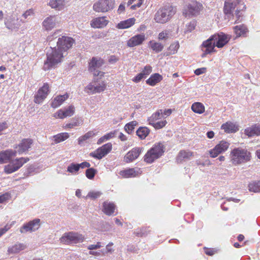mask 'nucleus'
<instances>
[{
  "label": "nucleus",
  "instance_id": "nucleus-1",
  "mask_svg": "<svg viewBox=\"0 0 260 260\" xmlns=\"http://www.w3.org/2000/svg\"><path fill=\"white\" fill-rule=\"evenodd\" d=\"M236 8L235 15L237 19L235 22L240 21V17L243 15L242 11L246 9V6L244 4L243 0H226L225 1L223 12L228 18L234 17L233 11Z\"/></svg>",
  "mask_w": 260,
  "mask_h": 260
},
{
  "label": "nucleus",
  "instance_id": "nucleus-2",
  "mask_svg": "<svg viewBox=\"0 0 260 260\" xmlns=\"http://www.w3.org/2000/svg\"><path fill=\"white\" fill-rule=\"evenodd\" d=\"M46 55L47 59L43 66V69L45 71L56 68L57 65L62 61L63 57V53L55 47H50Z\"/></svg>",
  "mask_w": 260,
  "mask_h": 260
},
{
  "label": "nucleus",
  "instance_id": "nucleus-3",
  "mask_svg": "<svg viewBox=\"0 0 260 260\" xmlns=\"http://www.w3.org/2000/svg\"><path fill=\"white\" fill-rule=\"evenodd\" d=\"M232 163L234 165L244 164L250 160L251 153L245 149L236 148L230 153Z\"/></svg>",
  "mask_w": 260,
  "mask_h": 260
},
{
  "label": "nucleus",
  "instance_id": "nucleus-4",
  "mask_svg": "<svg viewBox=\"0 0 260 260\" xmlns=\"http://www.w3.org/2000/svg\"><path fill=\"white\" fill-rule=\"evenodd\" d=\"M176 9L172 6H165L159 9L154 15L157 23H165L176 13Z\"/></svg>",
  "mask_w": 260,
  "mask_h": 260
},
{
  "label": "nucleus",
  "instance_id": "nucleus-5",
  "mask_svg": "<svg viewBox=\"0 0 260 260\" xmlns=\"http://www.w3.org/2000/svg\"><path fill=\"white\" fill-rule=\"evenodd\" d=\"M185 6L183 10V15L185 17H191L199 14L202 5L194 0H184Z\"/></svg>",
  "mask_w": 260,
  "mask_h": 260
},
{
  "label": "nucleus",
  "instance_id": "nucleus-6",
  "mask_svg": "<svg viewBox=\"0 0 260 260\" xmlns=\"http://www.w3.org/2000/svg\"><path fill=\"white\" fill-rule=\"evenodd\" d=\"M164 148L163 145L160 143L154 145L145 155L144 161L149 164L152 163L162 155L164 152Z\"/></svg>",
  "mask_w": 260,
  "mask_h": 260
},
{
  "label": "nucleus",
  "instance_id": "nucleus-7",
  "mask_svg": "<svg viewBox=\"0 0 260 260\" xmlns=\"http://www.w3.org/2000/svg\"><path fill=\"white\" fill-rule=\"evenodd\" d=\"M29 160L27 157H20L15 159H10L9 164L4 167V171L7 174H11L19 170L24 164Z\"/></svg>",
  "mask_w": 260,
  "mask_h": 260
},
{
  "label": "nucleus",
  "instance_id": "nucleus-8",
  "mask_svg": "<svg viewBox=\"0 0 260 260\" xmlns=\"http://www.w3.org/2000/svg\"><path fill=\"white\" fill-rule=\"evenodd\" d=\"M84 239V236L82 234L71 232L64 233L60 238V241L66 244H77L82 242Z\"/></svg>",
  "mask_w": 260,
  "mask_h": 260
},
{
  "label": "nucleus",
  "instance_id": "nucleus-9",
  "mask_svg": "<svg viewBox=\"0 0 260 260\" xmlns=\"http://www.w3.org/2000/svg\"><path fill=\"white\" fill-rule=\"evenodd\" d=\"M114 5V0H99L93 4L92 9L96 12L105 13L112 10Z\"/></svg>",
  "mask_w": 260,
  "mask_h": 260
},
{
  "label": "nucleus",
  "instance_id": "nucleus-10",
  "mask_svg": "<svg viewBox=\"0 0 260 260\" xmlns=\"http://www.w3.org/2000/svg\"><path fill=\"white\" fill-rule=\"evenodd\" d=\"M112 148V144L108 143L99 147L94 151L91 152L90 156L95 158L101 159L108 154L111 151Z\"/></svg>",
  "mask_w": 260,
  "mask_h": 260
},
{
  "label": "nucleus",
  "instance_id": "nucleus-11",
  "mask_svg": "<svg viewBox=\"0 0 260 260\" xmlns=\"http://www.w3.org/2000/svg\"><path fill=\"white\" fill-rule=\"evenodd\" d=\"M106 87V83L104 81L98 82L94 79V81L86 87L85 90L88 93L94 94L105 90Z\"/></svg>",
  "mask_w": 260,
  "mask_h": 260
},
{
  "label": "nucleus",
  "instance_id": "nucleus-12",
  "mask_svg": "<svg viewBox=\"0 0 260 260\" xmlns=\"http://www.w3.org/2000/svg\"><path fill=\"white\" fill-rule=\"evenodd\" d=\"M103 60L98 59L96 57H92L89 62V71L93 74L94 76L101 78L104 73L99 71V69L102 66Z\"/></svg>",
  "mask_w": 260,
  "mask_h": 260
},
{
  "label": "nucleus",
  "instance_id": "nucleus-13",
  "mask_svg": "<svg viewBox=\"0 0 260 260\" xmlns=\"http://www.w3.org/2000/svg\"><path fill=\"white\" fill-rule=\"evenodd\" d=\"M230 143L225 141L222 140L217 144L213 149L209 151V155L211 157L215 158L219 154L226 151L229 148Z\"/></svg>",
  "mask_w": 260,
  "mask_h": 260
},
{
  "label": "nucleus",
  "instance_id": "nucleus-14",
  "mask_svg": "<svg viewBox=\"0 0 260 260\" xmlns=\"http://www.w3.org/2000/svg\"><path fill=\"white\" fill-rule=\"evenodd\" d=\"M40 226V219L35 218L24 223L20 229V232L24 234L27 232L31 233L38 230Z\"/></svg>",
  "mask_w": 260,
  "mask_h": 260
},
{
  "label": "nucleus",
  "instance_id": "nucleus-15",
  "mask_svg": "<svg viewBox=\"0 0 260 260\" xmlns=\"http://www.w3.org/2000/svg\"><path fill=\"white\" fill-rule=\"evenodd\" d=\"M74 42V40L72 38L62 36L58 40L57 42V49L63 53V52L67 51L71 48Z\"/></svg>",
  "mask_w": 260,
  "mask_h": 260
},
{
  "label": "nucleus",
  "instance_id": "nucleus-16",
  "mask_svg": "<svg viewBox=\"0 0 260 260\" xmlns=\"http://www.w3.org/2000/svg\"><path fill=\"white\" fill-rule=\"evenodd\" d=\"M50 92L49 84L47 83L44 84L35 95L34 102L37 104L41 103L47 96Z\"/></svg>",
  "mask_w": 260,
  "mask_h": 260
},
{
  "label": "nucleus",
  "instance_id": "nucleus-17",
  "mask_svg": "<svg viewBox=\"0 0 260 260\" xmlns=\"http://www.w3.org/2000/svg\"><path fill=\"white\" fill-rule=\"evenodd\" d=\"M216 44V46L219 48L223 47L230 40V37L224 34L219 32L212 35Z\"/></svg>",
  "mask_w": 260,
  "mask_h": 260
},
{
  "label": "nucleus",
  "instance_id": "nucleus-18",
  "mask_svg": "<svg viewBox=\"0 0 260 260\" xmlns=\"http://www.w3.org/2000/svg\"><path fill=\"white\" fill-rule=\"evenodd\" d=\"M5 25L11 31H17L20 26L18 19L12 16L5 19Z\"/></svg>",
  "mask_w": 260,
  "mask_h": 260
},
{
  "label": "nucleus",
  "instance_id": "nucleus-19",
  "mask_svg": "<svg viewBox=\"0 0 260 260\" xmlns=\"http://www.w3.org/2000/svg\"><path fill=\"white\" fill-rule=\"evenodd\" d=\"M142 150V148L135 147L128 151L124 157L125 162L128 163L133 161L137 159L141 154Z\"/></svg>",
  "mask_w": 260,
  "mask_h": 260
},
{
  "label": "nucleus",
  "instance_id": "nucleus-20",
  "mask_svg": "<svg viewBox=\"0 0 260 260\" xmlns=\"http://www.w3.org/2000/svg\"><path fill=\"white\" fill-rule=\"evenodd\" d=\"M145 40V36L144 34L136 35L131 38L127 42V46L133 47L141 45Z\"/></svg>",
  "mask_w": 260,
  "mask_h": 260
},
{
  "label": "nucleus",
  "instance_id": "nucleus-21",
  "mask_svg": "<svg viewBox=\"0 0 260 260\" xmlns=\"http://www.w3.org/2000/svg\"><path fill=\"white\" fill-rule=\"evenodd\" d=\"M32 140L30 139H24L21 141V142L16 146L15 148L17 149V153L19 154L26 152L30 148L32 144Z\"/></svg>",
  "mask_w": 260,
  "mask_h": 260
},
{
  "label": "nucleus",
  "instance_id": "nucleus-22",
  "mask_svg": "<svg viewBox=\"0 0 260 260\" xmlns=\"http://www.w3.org/2000/svg\"><path fill=\"white\" fill-rule=\"evenodd\" d=\"M17 151L12 149H8L0 152V164L6 163L16 156Z\"/></svg>",
  "mask_w": 260,
  "mask_h": 260
},
{
  "label": "nucleus",
  "instance_id": "nucleus-23",
  "mask_svg": "<svg viewBox=\"0 0 260 260\" xmlns=\"http://www.w3.org/2000/svg\"><path fill=\"white\" fill-rule=\"evenodd\" d=\"M75 112V108L71 105L64 109H60L54 114L55 117H58L60 119H63L68 116H72Z\"/></svg>",
  "mask_w": 260,
  "mask_h": 260
},
{
  "label": "nucleus",
  "instance_id": "nucleus-24",
  "mask_svg": "<svg viewBox=\"0 0 260 260\" xmlns=\"http://www.w3.org/2000/svg\"><path fill=\"white\" fill-rule=\"evenodd\" d=\"M193 156V153L190 150H181L179 151L176 160L178 163H181L183 161L189 160Z\"/></svg>",
  "mask_w": 260,
  "mask_h": 260
},
{
  "label": "nucleus",
  "instance_id": "nucleus-25",
  "mask_svg": "<svg viewBox=\"0 0 260 260\" xmlns=\"http://www.w3.org/2000/svg\"><path fill=\"white\" fill-rule=\"evenodd\" d=\"M141 174V171L139 168H131L120 172V174L125 178L135 177Z\"/></svg>",
  "mask_w": 260,
  "mask_h": 260
},
{
  "label": "nucleus",
  "instance_id": "nucleus-26",
  "mask_svg": "<svg viewBox=\"0 0 260 260\" xmlns=\"http://www.w3.org/2000/svg\"><path fill=\"white\" fill-rule=\"evenodd\" d=\"M108 23V21L106 19L105 17H100L93 19L90 23L92 27L93 28H103L106 26Z\"/></svg>",
  "mask_w": 260,
  "mask_h": 260
},
{
  "label": "nucleus",
  "instance_id": "nucleus-27",
  "mask_svg": "<svg viewBox=\"0 0 260 260\" xmlns=\"http://www.w3.org/2000/svg\"><path fill=\"white\" fill-rule=\"evenodd\" d=\"M56 23L55 16H50L47 17L43 22V26L46 30H49L53 28Z\"/></svg>",
  "mask_w": 260,
  "mask_h": 260
},
{
  "label": "nucleus",
  "instance_id": "nucleus-28",
  "mask_svg": "<svg viewBox=\"0 0 260 260\" xmlns=\"http://www.w3.org/2000/svg\"><path fill=\"white\" fill-rule=\"evenodd\" d=\"M216 46L215 42L213 40L212 36L208 39L204 41L202 45V47L204 49H208L211 52H215L214 48Z\"/></svg>",
  "mask_w": 260,
  "mask_h": 260
},
{
  "label": "nucleus",
  "instance_id": "nucleus-29",
  "mask_svg": "<svg viewBox=\"0 0 260 260\" xmlns=\"http://www.w3.org/2000/svg\"><path fill=\"white\" fill-rule=\"evenodd\" d=\"M221 128L223 129L226 133H235L238 131V126L236 124L230 121L223 123L221 125Z\"/></svg>",
  "mask_w": 260,
  "mask_h": 260
},
{
  "label": "nucleus",
  "instance_id": "nucleus-30",
  "mask_svg": "<svg viewBox=\"0 0 260 260\" xmlns=\"http://www.w3.org/2000/svg\"><path fill=\"white\" fill-rule=\"evenodd\" d=\"M26 248V246L25 244L23 243H16L14 245L8 248V252L9 254H16L24 250Z\"/></svg>",
  "mask_w": 260,
  "mask_h": 260
},
{
  "label": "nucleus",
  "instance_id": "nucleus-31",
  "mask_svg": "<svg viewBox=\"0 0 260 260\" xmlns=\"http://www.w3.org/2000/svg\"><path fill=\"white\" fill-rule=\"evenodd\" d=\"M115 209V205L111 202L105 201L103 204V211L107 215H111L114 212Z\"/></svg>",
  "mask_w": 260,
  "mask_h": 260
},
{
  "label": "nucleus",
  "instance_id": "nucleus-32",
  "mask_svg": "<svg viewBox=\"0 0 260 260\" xmlns=\"http://www.w3.org/2000/svg\"><path fill=\"white\" fill-rule=\"evenodd\" d=\"M245 134L248 137H253L255 135L260 136V124L255 125L251 127L246 128Z\"/></svg>",
  "mask_w": 260,
  "mask_h": 260
},
{
  "label": "nucleus",
  "instance_id": "nucleus-33",
  "mask_svg": "<svg viewBox=\"0 0 260 260\" xmlns=\"http://www.w3.org/2000/svg\"><path fill=\"white\" fill-rule=\"evenodd\" d=\"M148 45L150 48L156 53L161 52L163 50L165 46L163 43L153 40L149 41Z\"/></svg>",
  "mask_w": 260,
  "mask_h": 260
},
{
  "label": "nucleus",
  "instance_id": "nucleus-34",
  "mask_svg": "<svg viewBox=\"0 0 260 260\" xmlns=\"http://www.w3.org/2000/svg\"><path fill=\"white\" fill-rule=\"evenodd\" d=\"M68 98L69 95L67 93L63 95H59L56 96L52 102L51 106L54 108H56L59 107Z\"/></svg>",
  "mask_w": 260,
  "mask_h": 260
},
{
  "label": "nucleus",
  "instance_id": "nucleus-35",
  "mask_svg": "<svg viewBox=\"0 0 260 260\" xmlns=\"http://www.w3.org/2000/svg\"><path fill=\"white\" fill-rule=\"evenodd\" d=\"M136 19L134 18H129L127 20L120 21L117 25L119 29H125L130 27L135 23Z\"/></svg>",
  "mask_w": 260,
  "mask_h": 260
},
{
  "label": "nucleus",
  "instance_id": "nucleus-36",
  "mask_svg": "<svg viewBox=\"0 0 260 260\" xmlns=\"http://www.w3.org/2000/svg\"><path fill=\"white\" fill-rule=\"evenodd\" d=\"M162 79V76L158 73L152 74L146 82L147 84L151 86H154L156 84L160 82Z\"/></svg>",
  "mask_w": 260,
  "mask_h": 260
},
{
  "label": "nucleus",
  "instance_id": "nucleus-37",
  "mask_svg": "<svg viewBox=\"0 0 260 260\" xmlns=\"http://www.w3.org/2000/svg\"><path fill=\"white\" fill-rule=\"evenodd\" d=\"M49 6L56 10H61L64 8L65 5L64 0H50Z\"/></svg>",
  "mask_w": 260,
  "mask_h": 260
},
{
  "label": "nucleus",
  "instance_id": "nucleus-38",
  "mask_svg": "<svg viewBox=\"0 0 260 260\" xmlns=\"http://www.w3.org/2000/svg\"><path fill=\"white\" fill-rule=\"evenodd\" d=\"M150 130L146 127H140L136 131V134L141 139H144L149 134Z\"/></svg>",
  "mask_w": 260,
  "mask_h": 260
},
{
  "label": "nucleus",
  "instance_id": "nucleus-39",
  "mask_svg": "<svg viewBox=\"0 0 260 260\" xmlns=\"http://www.w3.org/2000/svg\"><path fill=\"white\" fill-rule=\"evenodd\" d=\"M162 110L160 109L157 110L156 112L153 113L150 117L148 119L149 123L154 122L157 120L162 118Z\"/></svg>",
  "mask_w": 260,
  "mask_h": 260
},
{
  "label": "nucleus",
  "instance_id": "nucleus-40",
  "mask_svg": "<svg viewBox=\"0 0 260 260\" xmlns=\"http://www.w3.org/2000/svg\"><path fill=\"white\" fill-rule=\"evenodd\" d=\"M191 109L196 113L202 114L205 111V107L203 104L197 102L192 105Z\"/></svg>",
  "mask_w": 260,
  "mask_h": 260
},
{
  "label": "nucleus",
  "instance_id": "nucleus-41",
  "mask_svg": "<svg viewBox=\"0 0 260 260\" xmlns=\"http://www.w3.org/2000/svg\"><path fill=\"white\" fill-rule=\"evenodd\" d=\"M234 30L237 36H244L248 31L247 28L244 25H237L234 27Z\"/></svg>",
  "mask_w": 260,
  "mask_h": 260
},
{
  "label": "nucleus",
  "instance_id": "nucleus-42",
  "mask_svg": "<svg viewBox=\"0 0 260 260\" xmlns=\"http://www.w3.org/2000/svg\"><path fill=\"white\" fill-rule=\"evenodd\" d=\"M95 136V133L93 131H89L84 135L80 137L78 139V144L82 145L83 143L86 140L93 137Z\"/></svg>",
  "mask_w": 260,
  "mask_h": 260
},
{
  "label": "nucleus",
  "instance_id": "nucleus-43",
  "mask_svg": "<svg viewBox=\"0 0 260 260\" xmlns=\"http://www.w3.org/2000/svg\"><path fill=\"white\" fill-rule=\"evenodd\" d=\"M179 47V44L178 43L171 44V45L168 48V51L165 52L164 55L167 56L171 54H174L177 52Z\"/></svg>",
  "mask_w": 260,
  "mask_h": 260
},
{
  "label": "nucleus",
  "instance_id": "nucleus-44",
  "mask_svg": "<svg viewBox=\"0 0 260 260\" xmlns=\"http://www.w3.org/2000/svg\"><path fill=\"white\" fill-rule=\"evenodd\" d=\"M116 133V131H113L105 135L98 140L97 144L100 145L105 141L114 137Z\"/></svg>",
  "mask_w": 260,
  "mask_h": 260
},
{
  "label": "nucleus",
  "instance_id": "nucleus-45",
  "mask_svg": "<svg viewBox=\"0 0 260 260\" xmlns=\"http://www.w3.org/2000/svg\"><path fill=\"white\" fill-rule=\"evenodd\" d=\"M69 137V135L67 133H62L54 136V142L55 143H58L62 142Z\"/></svg>",
  "mask_w": 260,
  "mask_h": 260
},
{
  "label": "nucleus",
  "instance_id": "nucleus-46",
  "mask_svg": "<svg viewBox=\"0 0 260 260\" xmlns=\"http://www.w3.org/2000/svg\"><path fill=\"white\" fill-rule=\"evenodd\" d=\"M82 122L83 121L82 120V119L78 118H75L73 119L71 122L67 123L65 127L72 128H73L74 127L78 126L81 125L82 124Z\"/></svg>",
  "mask_w": 260,
  "mask_h": 260
},
{
  "label": "nucleus",
  "instance_id": "nucleus-47",
  "mask_svg": "<svg viewBox=\"0 0 260 260\" xmlns=\"http://www.w3.org/2000/svg\"><path fill=\"white\" fill-rule=\"evenodd\" d=\"M248 188L250 191L254 192H260V182H253L249 183Z\"/></svg>",
  "mask_w": 260,
  "mask_h": 260
},
{
  "label": "nucleus",
  "instance_id": "nucleus-48",
  "mask_svg": "<svg viewBox=\"0 0 260 260\" xmlns=\"http://www.w3.org/2000/svg\"><path fill=\"white\" fill-rule=\"evenodd\" d=\"M144 0H129L126 4L127 6L131 5L133 3H136L134 5L131 6V9L135 10L136 8H139L143 4Z\"/></svg>",
  "mask_w": 260,
  "mask_h": 260
},
{
  "label": "nucleus",
  "instance_id": "nucleus-49",
  "mask_svg": "<svg viewBox=\"0 0 260 260\" xmlns=\"http://www.w3.org/2000/svg\"><path fill=\"white\" fill-rule=\"evenodd\" d=\"M102 194V192L100 191H91L88 193L85 198L86 199L90 198L91 200H95L100 198Z\"/></svg>",
  "mask_w": 260,
  "mask_h": 260
},
{
  "label": "nucleus",
  "instance_id": "nucleus-50",
  "mask_svg": "<svg viewBox=\"0 0 260 260\" xmlns=\"http://www.w3.org/2000/svg\"><path fill=\"white\" fill-rule=\"evenodd\" d=\"M167 123V122L166 120H163L157 122H153L149 124L152 125L155 129H158L164 127L166 125Z\"/></svg>",
  "mask_w": 260,
  "mask_h": 260
},
{
  "label": "nucleus",
  "instance_id": "nucleus-51",
  "mask_svg": "<svg viewBox=\"0 0 260 260\" xmlns=\"http://www.w3.org/2000/svg\"><path fill=\"white\" fill-rule=\"evenodd\" d=\"M96 173L97 171L95 169L91 168L86 170L85 175L87 178L92 179L94 178Z\"/></svg>",
  "mask_w": 260,
  "mask_h": 260
},
{
  "label": "nucleus",
  "instance_id": "nucleus-52",
  "mask_svg": "<svg viewBox=\"0 0 260 260\" xmlns=\"http://www.w3.org/2000/svg\"><path fill=\"white\" fill-rule=\"evenodd\" d=\"M79 164L71 163L67 168V171L71 173H76L79 170Z\"/></svg>",
  "mask_w": 260,
  "mask_h": 260
},
{
  "label": "nucleus",
  "instance_id": "nucleus-53",
  "mask_svg": "<svg viewBox=\"0 0 260 260\" xmlns=\"http://www.w3.org/2000/svg\"><path fill=\"white\" fill-rule=\"evenodd\" d=\"M151 72L152 67L149 65H147L144 67V70L141 73L146 78Z\"/></svg>",
  "mask_w": 260,
  "mask_h": 260
},
{
  "label": "nucleus",
  "instance_id": "nucleus-54",
  "mask_svg": "<svg viewBox=\"0 0 260 260\" xmlns=\"http://www.w3.org/2000/svg\"><path fill=\"white\" fill-rule=\"evenodd\" d=\"M9 124L7 121L0 122V136L3 134V132L7 129L9 127Z\"/></svg>",
  "mask_w": 260,
  "mask_h": 260
},
{
  "label": "nucleus",
  "instance_id": "nucleus-55",
  "mask_svg": "<svg viewBox=\"0 0 260 260\" xmlns=\"http://www.w3.org/2000/svg\"><path fill=\"white\" fill-rule=\"evenodd\" d=\"M196 26V22L195 21H191L187 25L186 29V32H190L194 29Z\"/></svg>",
  "mask_w": 260,
  "mask_h": 260
},
{
  "label": "nucleus",
  "instance_id": "nucleus-56",
  "mask_svg": "<svg viewBox=\"0 0 260 260\" xmlns=\"http://www.w3.org/2000/svg\"><path fill=\"white\" fill-rule=\"evenodd\" d=\"M10 198V194L9 193H5L0 196V203H5L7 202Z\"/></svg>",
  "mask_w": 260,
  "mask_h": 260
},
{
  "label": "nucleus",
  "instance_id": "nucleus-57",
  "mask_svg": "<svg viewBox=\"0 0 260 260\" xmlns=\"http://www.w3.org/2000/svg\"><path fill=\"white\" fill-rule=\"evenodd\" d=\"M134 127H133L130 124L127 123L124 126L125 131L128 134H131L134 131Z\"/></svg>",
  "mask_w": 260,
  "mask_h": 260
},
{
  "label": "nucleus",
  "instance_id": "nucleus-58",
  "mask_svg": "<svg viewBox=\"0 0 260 260\" xmlns=\"http://www.w3.org/2000/svg\"><path fill=\"white\" fill-rule=\"evenodd\" d=\"M113 245V243L112 242L109 243L106 247V251L105 252H103L104 253H112L114 251V249L112 248V246Z\"/></svg>",
  "mask_w": 260,
  "mask_h": 260
},
{
  "label": "nucleus",
  "instance_id": "nucleus-59",
  "mask_svg": "<svg viewBox=\"0 0 260 260\" xmlns=\"http://www.w3.org/2000/svg\"><path fill=\"white\" fill-rule=\"evenodd\" d=\"M143 78H146L145 76H144L141 73H140L133 79V81L135 83H138Z\"/></svg>",
  "mask_w": 260,
  "mask_h": 260
},
{
  "label": "nucleus",
  "instance_id": "nucleus-60",
  "mask_svg": "<svg viewBox=\"0 0 260 260\" xmlns=\"http://www.w3.org/2000/svg\"><path fill=\"white\" fill-rule=\"evenodd\" d=\"M126 3L125 2L122 3L119 6L117 10V13L119 14L124 12L125 11Z\"/></svg>",
  "mask_w": 260,
  "mask_h": 260
},
{
  "label": "nucleus",
  "instance_id": "nucleus-61",
  "mask_svg": "<svg viewBox=\"0 0 260 260\" xmlns=\"http://www.w3.org/2000/svg\"><path fill=\"white\" fill-rule=\"evenodd\" d=\"M168 38V34L165 32H161L158 35L159 40H166Z\"/></svg>",
  "mask_w": 260,
  "mask_h": 260
},
{
  "label": "nucleus",
  "instance_id": "nucleus-62",
  "mask_svg": "<svg viewBox=\"0 0 260 260\" xmlns=\"http://www.w3.org/2000/svg\"><path fill=\"white\" fill-rule=\"evenodd\" d=\"M206 72V68H199L196 69L194 71V74L196 75H200L203 73H205Z\"/></svg>",
  "mask_w": 260,
  "mask_h": 260
},
{
  "label": "nucleus",
  "instance_id": "nucleus-63",
  "mask_svg": "<svg viewBox=\"0 0 260 260\" xmlns=\"http://www.w3.org/2000/svg\"><path fill=\"white\" fill-rule=\"evenodd\" d=\"M172 113V110L170 109L162 110V118L165 119Z\"/></svg>",
  "mask_w": 260,
  "mask_h": 260
},
{
  "label": "nucleus",
  "instance_id": "nucleus-64",
  "mask_svg": "<svg viewBox=\"0 0 260 260\" xmlns=\"http://www.w3.org/2000/svg\"><path fill=\"white\" fill-rule=\"evenodd\" d=\"M147 229L146 228H142L141 230V232L140 233H138L137 234V236H140V237L145 236L146 235H147Z\"/></svg>",
  "mask_w": 260,
  "mask_h": 260
}]
</instances>
